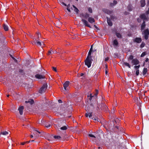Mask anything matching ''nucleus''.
<instances>
[{
  "instance_id": "obj_46",
  "label": "nucleus",
  "mask_w": 149,
  "mask_h": 149,
  "mask_svg": "<svg viewBox=\"0 0 149 149\" xmlns=\"http://www.w3.org/2000/svg\"><path fill=\"white\" fill-rule=\"evenodd\" d=\"M98 93V91L97 90H96V93L95 94V97H96Z\"/></svg>"
},
{
  "instance_id": "obj_29",
  "label": "nucleus",
  "mask_w": 149,
  "mask_h": 149,
  "mask_svg": "<svg viewBox=\"0 0 149 149\" xmlns=\"http://www.w3.org/2000/svg\"><path fill=\"white\" fill-rule=\"evenodd\" d=\"M147 71V68H144L143 70V74L145 75L146 74Z\"/></svg>"
},
{
  "instance_id": "obj_15",
  "label": "nucleus",
  "mask_w": 149,
  "mask_h": 149,
  "mask_svg": "<svg viewBox=\"0 0 149 149\" xmlns=\"http://www.w3.org/2000/svg\"><path fill=\"white\" fill-rule=\"evenodd\" d=\"M140 2L141 7H143L145 5L146 3L145 0H141Z\"/></svg>"
},
{
  "instance_id": "obj_57",
  "label": "nucleus",
  "mask_w": 149,
  "mask_h": 149,
  "mask_svg": "<svg viewBox=\"0 0 149 149\" xmlns=\"http://www.w3.org/2000/svg\"><path fill=\"white\" fill-rule=\"evenodd\" d=\"M105 72L106 74H107L108 72H107V70H106L105 71Z\"/></svg>"
},
{
  "instance_id": "obj_1",
  "label": "nucleus",
  "mask_w": 149,
  "mask_h": 149,
  "mask_svg": "<svg viewBox=\"0 0 149 149\" xmlns=\"http://www.w3.org/2000/svg\"><path fill=\"white\" fill-rule=\"evenodd\" d=\"M47 87V84H44L40 88L39 92L40 93H42L46 91Z\"/></svg>"
},
{
  "instance_id": "obj_52",
  "label": "nucleus",
  "mask_w": 149,
  "mask_h": 149,
  "mask_svg": "<svg viewBox=\"0 0 149 149\" xmlns=\"http://www.w3.org/2000/svg\"><path fill=\"white\" fill-rule=\"evenodd\" d=\"M58 102L59 103H61L62 102V101L61 100H58Z\"/></svg>"
},
{
  "instance_id": "obj_54",
  "label": "nucleus",
  "mask_w": 149,
  "mask_h": 149,
  "mask_svg": "<svg viewBox=\"0 0 149 149\" xmlns=\"http://www.w3.org/2000/svg\"><path fill=\"white\" fill-rule=\"evenodd\" d=\"M146 13L147 14H149V10H148V11H147L146 12Z\"/></svg>"
},
{
  "instance_id": "obj_3",
  "label": "nucleus",
  "mask_w": 149,
  "mask_h": 149,
  "mask_svg": "<svg viewBox=\"0 0 149 149\" xmlns=\"http://www.w3.org/2000/svg\"><path fill=\"white\" fill-rule=\"evenodd\" d=\"M33 130L32 131L34 134V139H36L39 136V134L40 133V132L36 130L35 128L33 129Z\"/></svg>"
},
{
  "instance_id": "obj_47",
  "label": "nucleus",
  "mask_w": 149,
  "mask_h": 149,
  "mask_svg": "<svg viewBox=\"0 0 149 149\" xmlns=\"http://www.w3.org/2000/svg\"><path fill=\"white\" fill-rule=\"evenodd\" d=\"M61 4L63 5H65V6H67V5L66 4L64 3L63 2H62L61 3Z\"/></svg>"
},
{
  "instance_id": "obj_40",
  "label": "nucleus",
  "mask_w": 149,
  "mask_h": 149,
  "mask_svg": "<svg viewBox=\"0 0 149 149\" xmlns=\"http://www.w3.org/2000/svg\"><path fill=\"white\" fill-rule=\"evenodd\" d=\"M51 54H52V51H50V50L48 52V53L47 54L48 55H50Z\"/></svg>"
},
{
  "instance_id": "obj_61",
  "label": "nucleus",
  "mask_w": 149,
  "mask_h": 149,
  "mask_svg": "<svg viewBox=\"0 0 149 149\" xmlns=\"http://www.w3.org/2000/svg\"><path fill=\"white\" fill-rule=\"evenodd\" d=\"M29 142H30V141H26L25 142H26V143H29Z\"/></svg>"
},
{
  "instance_id": "obj_34",
  "label": "nucleus",
  "mask_w": 149,
  "mask_h": 149,
  "mask_svg": "<svg viewBox=\"0 0 149 149\" xmlns=\"http://www.w3.org/2000/svg\"><path fill=\"white\" fill-rule=\"evenodd\" d=\"M84 16L85 18H87L89 17V15L86 13L85 15H84Z\"/></svg>"
},
{
  "instance_id": "obj_4",
  "label": "nucleus",
  "mask_w": 149,
  "mask_h": 149,
  "mask_svg": "<svg viewBox=\"0 0 149 149\" xmlns=\"http://www.w3.org/2000/svg\"><path fill=\"white\" fill-rule=\"evenodd\" d=\"M144 34L145 39H148L149 35V31L148 29H146L144 31Z\"/></svg>"
},
{
  "instance_id": "obj_8",
  "label": "nucleus",
  "mask_w": 149,
  "mask_h": 149,
  "mask_svg": "<svg viewBox=\"0 0 149 149\" xmlns=\"http://www.w3.org/2000/svg\"><path fill=\"white\" fill-rule=\"evenodd\" d=\"M133 41L137 43H140L141 41V38H136L133 39Z\"/></svg>"
},
{
  "instance_id": "obj_49",
  "label": "nucleus",
  "mask_w": 149,
  "mask_h": 149,
  "mask_svg": "<svg viewBox=\"0 0 149 149\" xmlns=\"http://www.w3.org/2000/svg\"><path fill=\"white\" fill-rule=\"evenodd\" d=\"M26 143L25 142H22L21 143V144L22 145H24Z\"/></svg>"
},
{
  "instance_id": "obj_36",
  "label": "nucleus",
  "mask_w": 149,
  "mask_h": 149,
  "mask_svg": "<svg viewBox=\"0 0 149 149\" xmlns=\"http://www.w3.org/2000/svg\"><path fill=\"white\" fill-rule=\"evenodd\" d=\"M139 70H136V74L137 76L139 75Z\"/></svg>"
},
{
  "instance_id": "obj_35",
  "label": "nucleus",
  "mask_w": 149,
  "mask_h": 149,
  "mask_svg": "<svg viewBox=\"0 0 149 149\" xmlns=\"http://www.w3.org/2000/svg\"><path fill=\"white\" fill-rule=\"evenodd\" d=\"M146 54V53L145 52H143L142 53V54L141 55V57H143Z\"/></svg>"
},
{
  "instance_id": "obj_31",
  "label": "nucleus",
  "mask_w": 149,
  "mask_h": 149,
  "mask_svg": "<svg viewBox=\"0 0 149 149\" xmlns=\"http://www.w3.org/2000/svg\"><path fill=\"white\" fill-rule=\"evenodd\" d=\"M140 65H136L134 66V68L136 70H139L140 67Z\"/></svg>"
},
{
  "instance_id": "obj_27",
  "label": "nucleus",
  "mask_w": 149,
  "mask_h": 149,
  "mask_svg": "<svg viewBox=\"0 0 149 149\" xmlns=\"http://www.w3.org/2000/svg\"><path fill=\"white\" fill-rule=\"evenodd\" d=\"M145 26V22H144V21L143 23L142 24L141 26L142 29H143L144 28Z\"/></svg>"
},
{
  "instance_id": "obj_58",
  "label": "nucleus",
  "mask_w": 149,
  "mask_h": 149,
  "mask_svg": "<svg viewBox=\"0 0 149 149\" xmlns=\"http://www.w3.org/2000/svg\"><path fill=\"white\" fill-rule=\"evenodd\" d=\"M33 15L35 16V15H36V14L35 13H33Z\"/></svg>"
},
{
  "instance_id": "obj_56",
  "label": "nucleus",
  "mask_w": 149,
  "mask_h": 149,
  "mask_svg": "<svg viewBox=\"0 0 149 149\" xmlns=\"http://www.w3.org/2000/svg\"><path fill=\"white\" fill-rule=\"evenodd\" d=\"M30 137L31 138H32L33 137V135H31L30 136Z\"/></svg>"
},
{
  "instance_id": "obj_23",
  "label": "nucleus",
  "mask_w": 149,
  "mask_h": 149,
  "mask_svg": "<svg viewBox=\"0 0 149 149\" xmlns=\"http://www.w3.org/2000/svg\"><path fill=\"white\" fill-rule=\"evenodd\" d=\"M36 37L35 38L37 39H39L40 37H41L40 35L39 34V32L37 33L36 35Z\"/></svg>"
},
{
  "instance_id": "obj_59",
  "label": "nucleus",
  "mask_w": 149,
  "mask_h": 149,
  "mask_svg": "<svg viewBox=\"0 0 149 149\" xmlns=\"http://www.w3.org/2000/svg\"><path fill=\"white\" fill-rule=\"evenodd\" d=\"M147 4L149 5V0L147 2Z\"/></svg>"
},
{
  "instance_id": "obj_45",
  "label": "nucleus",
  "mask_w": 149,
  "mask_h": 149,
  "mask_svg": "<svg viewBox=\"0 0 149 149\" xmlns=\"http://www.w3.org/2000/svg\"><path fill=\"white\" fill-rule=\"evenodd\" d=\"M109 59V58L108 57H107V58H106L104 59V61H107Z\"/></svg>"
},
{
  "instance_id": "obj_39",
  "label": "nucleus",
  "mask_w": 149,
  "mask_h": 149,
  "mask_svg": "<svg viewBox=\"0 0 149 149\" xmlns=\"http://www.w3.org/2000/svg\"><path fill=\"white\" fill-rule=\"evenodd\" d=\"M144 46H145L144 43L143 42H142L140 45V46H141V47H143Z\"/></svg>"
},
{
  "instance_id": "obj_64",
  "label": "nucleus",
  "mask_w": 149,
  "mask_h": 149,
  "mask_svg": "<svg viewBox=\"0 0 149 149\" xmlns=\"http://www.w3.org/2000/svg\"><path fill=\"white\" fill-rule=\"evenodd\" d=\"M94 120H97V118L96 119V118H94Z\"/></svg>"
},
{
  "instance_id": "obj_63",
  "label": "nucleus",
  "mask_w": 149,
  "mask_h": 149,
  "mask_svg": "<svg viewBox=\"0 0 149 149\" xmlns=\"http://www.w3.org/2000/svg\"><path fill=\"white\" fill-rule=\"evenodd\" d=\"M128 14V13H126L125 14L126 15H127V14Z\"/></svg>"
},
{
  "instance_id": "obj_28",
  "label": "nucleus",
  "mask_w": 149,
  "mask_h": 149,
  "mask_svg": "<svg viewBox=\"0 0 149 149\" xmlns=\"http://www.w3.org/2000/svg\"><path fill=\"white\" fill-rule=\"evenodd\" d=\"M92 52L91 51H89V52H88V56L87 57L91 58V54Z\"/></svg>"
},
{
  "instance_id": "obj_55",
  "label": "nucleus",
  "mask_w": 149,
  "mask_h": 149,
  "mask_svg": "<svg viewBox=\"0 0 149 149\" xmlns=\"http://www.w3.org/2000/svg\"><path fill=\"white\" fill-rule=\"evenodd\" d=\"M50 126V125H48V126H46V127L48 128V127H49Z\"/></svg>"
},
{
  "instance_id": "obj_11",
  "label": "nucleus",
  "mask_w": 149,
  "mask_h": 149,
  "mask_svg": "<svg viewBox=\"0 0 149 149\" xmlns=\"http://www.w3.org/2000/svg\"><path fill=\"white\" fill-rule=\"evenodd\" d=\"M35 77L39 79L45 78V77L43 75L39 74L35 75Z\"/></svg>"
},
{
  "instance_id": "obj_33",
  "label": "nucleus",
  "mask_w": 149,
  "mask_h": 149,
  "mask_svg": "<svg viewBox=\"0 0 149 149\" xmlns=\"http://www.w3.org/2000/svg\"><path fill=\"white\" fill-rule=\"evenodd\" d=\"M70 4H68L67 6V10L69 12L70 11Z\"/></svg>"
},
{
  "instance_id": "obj_26",
  "label": "nucleus",
  "mask_w": 149,
  "mask_h": 149,
  "mask_svg": "<svg viewBox=\"0 0 149 149\" xmlns=\"http://www.w3.org/2000/svg\"><path fill=\"white\" fill-rule=\"evenodd\" d=\"M117 3V1H116L114 0L113 3H111L110 4V5L111 6H113L116 4Z\"/></svg>"
},
{
  "instance_id": "obj_10",
  "label": "nucleus",
  "mask_w": 149,
  "mask_h": 149,
  "mask_svg": "<svg viewBox=\"0 0 149 149\" xmlns=\"http://www.w3.org/2000/svg\"><path fill=\"white\" fill-rule=\"evenodd\" d=\"M33 40L34 41L35 43H36L38 46H41V43L40 42L38 41L36 38H33Z\"/></svg>"
},
{
  "instance_id": "obj_24",
  "label": "nucleus",
  "mask_w": 149,
  "mask_h": 149,
  "mask_svg": "<svg viewBox=\"0 0 149 149\" xmlns=\"http://www.w3.org/2000/svg\"><path fill=\"white\" fill-rule=\"evenodd\" d=\"M134 56L132 55L130 56L128 58V60L129 61L130 60H132L133 59Z\"/></svg>"
},
{
  "instance_id": "obj_37",
  "label": "nucleus",
  "mask_w": 149,
  "mask_h": 149,
  "mask_svg": "<svg viewBox=\"0 0 149 149\" xmlns=\"http://www.w3.org/2000/svg\"><path fill=\"white\" fill-rule=\"evenodd\" d=\"M54 138L55 139H60L61 138V137L60 136H54Z\"/></svg>"
},
{
  "instance_id": "obj_60",
  "label": "nucleus",
  "mask_w": 149,
  "mask_h": 149,
  "mask_svg": "<svg viewBox=\"0 0 149 149\" xmlns=\"http://www.w3.org/2000/svg\"><path fill=\"white\" fill-rule=\"evenodd\" d=\"M83 75V73H81V76H82Z\"/></svg>"
},
{
  "instance_id": "obj_42",
  "label": "nucleus",
  "mask_w": 149,
  "mask_h": 149,
  "mask_svg": "<svg viewBox=\"0 0 149 149\" xmlns=\"http://www.w3.org/2000/svg\"><path fill=\"white\" fill-rule=\"evenodd\" d=\"M90 100H91V99H92V98L93 97H94V96L93 95L92 96V95L91 94H90Z\"/></svg>"
},
{
  "instance_id": "obj_41",
  "label": "nucleus",
  "mask_w": 149,
  "mask_h": 149,
  "mask_svg": "<svg viewBox=\"0 0 149 149\" xmlns=\"http://www.w3.org/2000/svg\"><path fill=\"white\" fill-rule=\"evenodd\" d=\"M89 136L91 137H93L94 138H95V136L91 134H89Z\"/></svg>"
},
{
  "instance_id": "obj_44",
  "label": "nucleus",
  "mask_w": 149,
  "mask_h": 149,
  "mask_svg": "<svg viewBox=\"0 0 149 149\" xmlns=\"http://www.w3.org/2000/svg\"><path fill=\"white\" fill-rule=\"evenodd\" d=\"M52 69H53V70L55 71V72H56L57 71H56V68L55 67H53L52 68Z\"/></svg>"
},
{
  "instance_id": "obj_51",
  "label": "nucleus",
  "mask_w": 149,
  "mask_h": 149,
  "mask_svg": "<svg viewBox=\"0 0 149 149\" xmlns=\"http://www.w3.org/2000/svg\"><path fill=\"white\" fill-rule=\"evenodd\" d=\"M10 56H11L12 58H13L14 60H15V61H16V60L12 56V55H10Z\"/></svg>"
},
{
  "instance_id": "obj_14",
  "label": "nucleus",
  "mask_w": 149,
  "mask_h": 149,
  "mask_svg": "<svg viewBox=\"0 0 149 149\" xmlns=\"http://www.w3.org/2000/svg\"><path fill=\"white\" fill-rule=\"evenodd\" d=\"M88 21L91 23H93L95 22V20L94 18L90 17L88 19Z\"/></svg>"
},
{
  "instance_id": "obj_30",
  "label": "nucleus",
  "mask_w": 149,
  "mask_h": 149,
  "mask_svg": "<svg viewBox=\"0 0 149 149\" xmlns=\"http://www.w3.org/2000/svg\"><path fill=\"white\" fill-rule=\"evenodd\" d=\"M67 127L66 126H64L63 127H62L61 128V130H67Z\"/></svg>"
},
{
  "instance_id": "obj_38",
  "label": "nucleus",
  "mask_w": 149,
  "mask_h": 149,
  "mask_svg": "<svg viewBox=\"0 0 149 149\" xmlns=\"http://www.w3.org/2000/svg\"><path fill=\"white\" fill-rule=\"evenodd\" d=\"M88 11H89V12H90L91 13H92V9L91 8H88Z\"/></svg>"
},
{
  "instance_id": "obj_18",
  "label": "nucleus",
  "mask_w": 149,
  "mask_h": 149,
  "mask_svg": "<svg viewBox=\"0 0 149 149\" xmlns=\"http://www.w3.org/2000/svg\"><path fill=\"white\" fill-rule=\"evenodd\" d=\"M107 22L108 24L110 26H111L112 25V23L111 21V20L108 18L107 19Z\"/></svg>"
},
{
  "instance_id": "obj_25",
  "label": "nucleus",
  "mask_w": 149,
  "mask_h": 149,
  "mask_svg": "<svg viewBox=\"0 0 149 149\" xmlns=\"http://www.w3.org/2000/svg\"><path fill=\"white\" fill-rule=\"evenodd\" d=\"M4 29L6 31L8 30V27L7 25H4L3 26Z\"/></svg>"
},
{
  "instance_id": "obj_53",
  "label": "nucleus",
  "mask_w": 149,
  "mask_h": 149,
  "mask_svg": "<svg viewBox=\"0 0 149 149\" xmlns=\"http://www.w3.org/2000/svg\"><path fill=\"white\" fill-rule=\"evenodd\" d=\"M148 61V58H147L146 59L145 61L146 62H147Z\"/></svg>"
},
{
  "instance_id": "obj_6",
  "label": "nucleus",
  "mask_w": 149,
  "mask_h": 149,
  "mask_svg": "<svg viewBox=\"0 0 149 149\" xmlns=\"http://www.w3.org/2000/svg\"><path fill=\"white\" fill-rule=\"evenodd\" d=\"M131 63L133 65H136L139 63V61L137 59L135 58L132 60Z\"/></svg>"
},
{
  "instance_id": "obj_43",
  "label": "nucleus",
  "mask_w": 149,
  "mask_h": 149,
  "mask_svg": "<svg viewBox=\"0 0 149 149\" xmlns=\"http://www.w3.org/2000/svg\"><path fill=\"white\" fill-rule=\"evenodd\" d=\"M131 6H129L128 7V9L129 11H130L131 10Z\"/></svg>"
},
{
  "instance_id": "obj_5",
  "label": "nucleus",
  "mask_w": 149,
  "mask_h": 149,
  "mask_svg": "<svg viewBox=\"0 0 149 149\" xmlns=\"http://www.w3.org/2000/svg\"><path fill=\"white\" fill-rule=\"evenodd\" d=\"M81 21L85 26H86L90 28H91V26L89 24L88 22L86 20L83 19H82L81 20Z\"/></svg>"
},
{
  "instance_id": "obj_62",
  "label": "nucleus",
  "mask_w": 149,
  "mask_h": 149,
  "mask_svg": "<svg viewBox=\"0 0 149 149\" xmlns=\"http://www.w3.org/2000/svg\"><path fill=\"white\" fill-rule=\"evenodd\" d=\"M98 148L99 149H102L100 147H98Z\"/></svg>"
},
{
  "instance_id": "obj_2",
  "label": "nucleus",
  "mask_w": 149,
  "mask_h": 149,
  "mask_svg": "<svg viewBox=\"0 0 149 149\" xmlns=\"http://www.w3.org/2000/svg\"><path fill=\"white\" fill-rule=\"evenodd\" d=\"M92 58L87 57L85 61V64L88 68H90L91 65Z\"/></svg>"
},
{
  "instance_id": "obj_32",
  "label": "nucleus",
  "mask_w": 149,
  "mask_h": 149,
  "mask_svg": "<svg viewBox=\"0 0 149 149\" xmlns=\"http://www.w3.org/2000/svg\"><path fill=\"white\" fill-rule=\"evenodd\" d=\"M116 35L118 38H120L121 37V35L119 33H116Z\"/></svg>"
},
{
  "instance_id": "obj_19",
  "label": "nucleus",
  "mask_w": 149,
  "mask_h": 149,
  "mask_svg": "<svg viewBox=\"0 0 149 149\" xmlns=\"http://www.w3.org/2000/svg\"><path fill=\"white\" fill-rule=\"evenodd\" d=\"M118 45V42L116 40H114L113 42V45L114 46H117Z\"/></svg>"
},
{
  "instance_id": "obj_16",
  "label": "nucleus",
  "mask_w": 149,
  "mask_h": 149,
  "mask_svg": "<svg viewBox=\"0 0 149 149\" xmlns=\"http://www.w3.org/2000/svg\"><path fill=\"white\" fill-rule=\"evenodd\" d=\"M72 6L74 8V10L77 14L79 13V10L74 5H73Z\"/></svg>"
},
{
  "instance_id": "obj_9",
  "label": "nucleus",
  "mask_w": 149,
  "mask_h": 149,
  "mask_svg": "<svg viewBox=\"0 0 149 149\" xmlns=\"http://www.w3.org/2000/svg\"><path fill=\"white\" fill-rule=\"evenodd\" d=\"M141 18L143 20H148V16H146L145 14H143L141 15L140 16Z\"/></svg>"
},
{
  "instance_id": "obj_50",
  "label": "nucleus",
  "mask_w": 149,
  "mask_h": 149,
  "mask_svg": "<svg viewBox=\"0 0 149 149\" xmlns=\"http://www.w3.org/2000/svg\"><path fill=\"white\" fill-rule=\"evenodd\" d=\"M137 20L138 21V22H141V19L139 18L138 19H137Z\"/></svg>"
},
{
  "instance_id": "obj_12",
  "label": "nucleus",
  "mask_w": 149,
  "mask_h": 149,
  "mask_svg": "<svg viewBox=\"0 0 149 149\" xmlns=\"http://www.w3.org/2000/svg\"><path fill=\"white\" fill-rule=\"evenodd\" d=\"M102 10L104 12L108 14H111L112 12V11L105 8L103 9Z\"/></svg>"
},
{
  "instance_id": "obj_22",
  "label": "nucleus",
  "mask_w": 149,
  "mask_h": 149,
  "mask_svg": "<svg viewBox=\"0 0 149 149\" xmlns=\"http://www.w3.org/2000/svg\"><path fill=\"white\" fill-rule=\"evenodd\" d=\"M8 132L7 131H4L3 132H1V134L4 135H6L8 134Z\"/></svg>"
},
{
  "instance_id": "obj_48",
  "label": "nucleus",
  "mask_w": 149,
  "mask_h": 149,
  "mask_svg": "<svg viewBox=\"0 0 149 149\" xmlns=\"http://www.w3.org/2000/svg\"><path fill=\"white\" fill-rule=\"evenodd\" d=\"M93 46V45L91 46V49H90L89 51H91L92 52V50H93V48H92Z\"/></svg>"
},
{
  "instance_id": "obj_13",
  "label": "nucleus",
  "mask_w": 149,
  "mask_h": 149,
  "mask_svg": "<svg viewBox=\"0 0 149 149\" xmlns=\"http://www.w3.org/2000/svg\"><path fill=\"white\" fill-rule=\"evenodd\" d=\"M24 108V107L23 106H22L19 107L18 109V110L19 111V113L21 115H22L23 114V111Z\"/></svg>"
},
{
  "instance_id": "obj_17",
  "label": "nucleus",
  "mask_w": 149,
  "mask_h": 149,
  "mask_svg": "<svg viewBox=\"0 0 149 149\" xmlns=\"http://www.w3.org/2000/svg\"><path fill=\"white\" fill-rule=\"evenodd\" d=\"M26 103H30L31 104H33L34 103L33 100L32 99H29L28 101H26L25 102Z\"/></svg>"
},
{
  "instance_id": "obj_7",
  "label": "nucleus",
  "mask_w": 149,
  "mask_h": 149,
  "mask_svg": "<svg viewBox=\"0 0 149 149\" xmlns=\"http://www.w3.org/2000/svg\"><path fill=\"white\" fill-rule=\"evenodd\" d=\"M69 84V81H65L63 84V86L65 90H67V88L68 87Z\"/></svg>"
},
{
  "instance_id": "obj_20",
  "label": "nucleus",
  "mask_w": 149,
  "mask_h": 149,
  "mask_svg": "<svg viewBox=\"0 0 149 149\" xmlns=\"http://www.w3.org/2000/svg\"><path fill=\"white\" fill-rule=\"evenodd\" d=\"M85 115L86 117H89V118H91L92 116L91 113H86Z\"/></svg>"
},
{
  "instance_id": "obj_21",
  "label": "nucleus",
  "mask_w": 149,
  "mask_h": 149,
  "mask_svg": "<svg viewBox=\"0 0 149 149\" xmlns=\"http://www.w3.org/2000/svg\"><path fill=\"white\" fill-rule=\"evenodd\" d=\"M123 64L125 65L126 66H127L129 68H130L131 66L130 65V64L127 62H124L123 63Z\"/></svg>"
}]
</instances>
